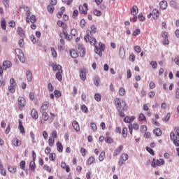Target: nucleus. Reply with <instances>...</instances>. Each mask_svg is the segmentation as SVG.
Returning <instances> with one entry per match:
<instances>
[{
    "label": "nucleus",
    "mask_w": 179,
    "mask_h": 179,
    "mask_svg": "<svg viewBox=\"0 0 179 179\" xmlns=\"http://www.w3.org/2000/svg\"><path fill=\"white\" fill-rule=\"evenodd\" d=\"M115 105L116 106V108L119 112L120 117H125V113H124V111H125V107H127V103L120 98H115Z\"/></svg>",
    "instance_id": "1"
},
{
    "label": "nucleus",
    "mask_w": 179,
    "mask_h": 179,
    "mask_svg": "<svg viewBox=\"0 0 179 179\" xmlns=\"http://www.w3.org/2000/svg\"><path fill=\"white\" fill-rule=\"evenodd\" d=\"M94 51L97 55L102 57L103 52L106 51V45L101 42H99L98 45L94 47Z\"/></svg>",
    "instance_id": "2"
},
{
    "label": "nucleus",
    "mask_w": 179,
    "mask_h": 179,
    "mask_svg": "<svg viewBox=\"0 0 179 179\" xmlns=\"http://www.w3.org/2000/svg\"><path fill=\"white\" fill-rule=\"evenodd\" d=\"M18 109L20 111L23 110V108L26 107V99L22 96H19L17 99Z\"/></svg>",
    "instance_id": "3"
},
{
    "label": "nucleus",
    "mask_w": 179,
    "mask_h": 179,
    "mask_svg": "<svg viewBox=\"0 0 179 179\" xmlns=\"http://www.w3.org/2000/svg\"><path fill=\"white\" fill-rule=\"evenodd\" d=\"M17 86L16 81H15V78H10V86L8 87V92L10 93H15L16 92L15 87Z\"/></svg>",
    "instance_id": "4"
},
{
    "label": "nucleus",
    "mask_w": 179,
    "mask_h": 179,
    "mask_svg": "<svg viewBox=\"0 0 179 179\" xmlns=\"http://www.w3.org/2000/svg\"><path fill=\"white\" fill-rule=\"evenodd\" d=\"M164 163L165 162H164V159H153L151 166L152 167L155 168L156 167V166H163Z\"/></svg>",
    "instance_id": "5"
},
{
    "label": "nucleus",
    "mask_w": 179,
    "mask_h": 179,
    "mask_svg": "<svg viewBox=\"0 0 179 179\" xmlns=\"http://www.w3.org/2000/svg\"><path fill=\"white\" fill-rule=\"evenodd\" d=\"M77 52L80 54V57H85L86 54V50L83 48V46L80 44H77L76 46Z\"/></svg>",
    "instance_id": "6"
},
{
    "label": "nucleus",
    "mask_w": 179,
    "mask_h": 179,
    "mask_svg": "<svg viewBox=\"0 0 179 179\" xmlns=\"http://www.w3.org/2000/svg\"><path fill=\"white\" fill-rule=\"evenodd\" d=\"M77 52L80 54V57H85L86 54V50L83 48V46L80 44H77L76 46Z\"/></svg>",
    "instance_id": "7"
},
{
    "label": "nucleus",
    "mask_w": 179,
    "mask_h": 179,
    "mask_svg": "<svg viewBox=\"0 0 179 179\" xmlns=\"http://www.w3.org/2000/svg\"><path fill=\"white\" fill-rule=\"evenodd\" d=\"M89 8H87V3H85L83 6H79V12L81 13V15H87V10Z\"/></svg>",
    "instance_id": "8"
},
{
    "label": "nucleus",
    "mask_w": 179,
    "mask_h": 179,
    "mask_svg": "<svg viewBox=\"0 0 179 179\" xmlns=\"http://www.w3.org/2000/svg\"><path fill=\"white\" fill-rule=\"evenodd\" d=\"M170 138H171V141H173V143H174L175 146H177L178 148L179 138H177V136H176V134H174V132H173V131L171 132Z\"/></svg>",
    "instance_id": "9"
},
{
    "label": "nucleus",
    "mask_w": 179,
    "mask_h": 179,
    "mask_svg": "<svg viewBox=\"0 0 179 179\" xmlns=\"http://www.w3.org/2000/svg\"><path fill=\"white\" fill-rule=\"evenodd\" d=\"M15 54L17 55L21 62H24V57L23 56V52L20 49H15Z\"/></svg>",
    "instance_id": "10"
},
{
    "label": "nucleus",
    "mask_w": 179,
    "mask_h": 179,
    "mask_svg": "<svg viewBox=\"0 0 179 179\" xmlns=\"http://www.w3.org/2000/svg\"><path fill=\"white\" fill-rule=\"evenodd\" d=\"M50 106V102L48 101H44L40 108V112L44 113L45 111H47L48 110V107Z\"/></svg>",
    "instance_id": "11"
},
{
    "label": "nucleus",
    "mask_w": 179,
    "mask_h": 179,
    "mask_svg": "<svg viewBox=\"0 0 179 179\" xmlns=\"http://www.w3.org/2000/svg\"><path fill=\"white\" fill-rule=\"evenodd\" d=\"M86 73H87L86 69H80V78L82 80H86Z\"/></svg>",
    "instance_id": "12"
},
{
    "label": "nucleus",
    "mask_w": 179,
    "mask_h": 179,
    "mask_svg": "<svg viewBox=\"0 0 179 179\" xmlns=\"http://www.w3.org/2000/svg\"><path fill=\"white\" fill-rule=\"evenodd\" d=\"M57 26H59V27H62L63 33H66V30L68 29V25H66V24L64 23V22L62 21H58Z\"/></svg>",
    "instance_id": "13"
},
{
    "label": "nucleus",
    "mask_w": 179,
    "mask_h": 179,
    "mask_svg": "<svg viewBox=\"0 0 179 179\" xmlns=\"http://www.w3.org/2000/svg\"><path fill=\"white\" fill-rule=\"evenodd\" d=\"M17 33L22 38H24V37H26V31H24L22 27H17Z\"/></svg>",
    "instance_id": "14"
},
{
    "label": "nucleus",
    "mask_w": 179,
    "mask_h": 179,
    "mask_svg": "<svg viewBox=\"0 0 179 179\" xmlns=\"http://www.w3.org/2000/svg\"><path fill=\"white\" fill-rule=\"evenodd\" d=\"M12 66V62L9 60H6L3 62L2 68L6 71V69H8V68H10Z\"/></svg>",
    "instance_id": "15"
},
{
    "label": "nucleus",
    "mask_w": 179,
    "mask_h": 179,
    "mask_svg": "<svg viewBox=\"0 0 179 179\" xmlns=\"http://www.w3.org/2000/svg\"><path fill=\"white\" fill-rule=\"evenodd\" d=\"M31 117H32L34 120H37L38 118V111H37L36 108L31 109Z\"/></svg>",
    "instance_id": "16"
},
{
    "label": "nucleus",
    "mask_w": 179,
    "mask_h": 179,
    "mask_svg": "<svg viewBox=\"0 0 179 179\" xmlns=\"http://www.w3.org/2000/svg\"><path fill=\"white\" fill-rule=\"evenodd\" d=\"M135 116H126L124 118V122H125L126 124H131V122H134V120H135Z\"/></svg>",
    "instance_id": "17"
},
{
    "label": "nucleus",
    "mask_w": 179,
    "mask_h": 179,
    "mask_svg": "<svg viewBox=\"0 0 179 179\" xmlns=\"http://www.w3.org/2000/svg\"><path fill=\"white\" fill-rule=\"evenodd\" d=\"M122 150H124L123 145H120L118 148H117L113 153L114 157H115V156H118V155H120V153H121V152H122Z\"/></svg>",
    "instance_id": "18"
},
{
    "label": "nucleus",
    "mask_w": 179,
    "mask_h": 179,
    "mask_svg": "<svg viewBox=\"0 0 179 179\" xmlns=\"http://www.w3.org/2000/svg\"><path fill=\"white\" fill-rule=\"evenodd\" d=\"M72 127L76 131V132H79L80 131V127L79 126V123L76 122V120L73 121Z\"/></svg>",
    "instance_id": "19"
},
{
    "label": "nucleus",
    "mask_w": 179,
    "mask_h": 179,
    "mask_svg": "<svg viewBox=\"0 0 179 179\" xmlns=\"http://www.w3.org/2000/svg\"><path fill=\"white\" fill-rule=\"evenodd\" d=\"M159 16H160V13L159 12V10L157 9H154L152 10V17L155 20L159 19Z\"/></svg>",
    "instance_id": "20"
},
{
    "label": "nucleus",
    "mask_w": 179,
    "mask_h": 179,
    "mask_svg": "<svg viewBox=\"0 0 179 179\" xmlns=\"http://www.w3.org/2000/svg\"><path fill=\"white\" fill-rule=\"evenodd\" d=\"M138 6H134L131 8V15H132L133 16H136L138 15Z\"/></svg>",
    "instance_id": "21"
},
{
    "label": "nucleus",
    "mask_w": 179,
    "mask_h": 179,
    "mask_svg": "<svg viewBox=\"0 0 179 179\" xmlns=\"http://www.w3.org/2000/svg\"><path fill=\"white\" fill-rule=\"evenodd\" d=\"M0 174L6 177V171L5 170V167H3V164H2V162L0 161Z\"/></svg>",
    "instance_id": "22"
},
{
    "label": "nucleus",
    "mask_w": 179,
    "mask_h": 179,
    "mask_svg": "<svg viewBox=\"0 0 179 179\" xmlns=\"http://www.w3.org/2000/svg\"><path fill=\"white\" fill-rule=\"evenodd\" d=\"M0 24L2 30H6V20L4 17L1 19Z\"/></svg>",
    "instance_id": "23"
},
{
    "label": "nucleus",
    "mask_w": 179,
    "mask_h": 179,
    "mask_svg": "<svg viewBox=\"0 0 179 179\" xmlns=\"http://www.w3.org/2000/svg\"><path fill=\"white\" fill-rule=\"evenodd\" d=\"M12 145H13V146H20V145H22V141L15 138L12 141Z\"/></svg>",
    "instance_id": "24"
},
{
    "label": "nucleus",
    "mask_w": 179,
    "mask_h": 179,
    "mask_svg": "<svg viewBox=\"0 0 179 179\" xmlns=\"http://www.w3.org/2000/svg\"><path fill=\"white\" fill-rule=\"evenodd\" d=\"M19 126L18 129L20 131L22 134H24L26 131L24 130V127H23V124L22 123V120H19Z\"/></svg>",
    "instance_id": "25"
},
{
    "label": "nucleus",
    "mask_w": 179,
    "mask_h": 179,
    "mask_svg": "<svg viewBox=\"0 0 179 179\" xmlns=\"http://www.w3.org/2000/svg\"><path fill=\"white\" fill-rule=\"evenodd\" d=\"M26 75L28 82H31V80H33V74L31 73V71H30V70H28Z\"/></svg>",
    "instance_id": "26"
},
{
    "label": "nucleus",
    "mask_w": 179,
    "mask_h": 179,
    "mask_svg": "<svg viewBox=\"0 0 179 179\" xmlns=\"http://www.w3.org/2000/svg\"><path fill=\"white\" fill-rule=\"evenodd\" d=\"M159 8L164 10L165 9H167V1H162L159 3Z\"/></svg>",
    "instance_id": "27"
},
{
    "label": "nucleus",
    "mask_w": 179,
    "mask_h": 179,
    "mask_svg": "<svg viewBox=\"0 0 179 179\" xmlns=\"http://www.w3.org/2000/svg\"><path fill=\"white\" fill-rule=\"evenodd\" d=\"M61 167L62 169H64V170H66V173H69V171H71V168H69V166L66 165L65 162L61 163Z\"/></svg>",
    "instance_id": "28"
},
{
    "label": "nucleus",
    "mask_w": 179,
    "mask_h": 179,
    "mask_svg": "<svg viewBox=\"0 0 179 179\" xmlns=\"http://www.w3.org/2000/svg\"><path fill=\"white\" fill-rule=\"evenodd\" d=\"M96 162V158H94V157L91 156L87 160V163L89 166H90V164H93V163Z\"/></svg>",
    "instance_id": "29"
},
{
    "label": "nucleus",
    "mask_w": 179,
    "mask_h": 179,
    "mask_svg": "<svg viewBox=\"0 0 179 179\" xmlns=\"http://www.w3.org/2000/svg\"><path fill=\"white\" fill-rule=\"evenodd\" d=\"M70 55L71 58H78L79 57V55L75 50H70Z\"/></svg>",
    "instance_id": "30"
},
{
    "label": "nucleus",
    "mask_w": 179,
    "mask_h": 179,
    "mask_svg": "<svg viewBox=\"0 0 179 179\" xmlns=\"http://www.w3.org/2000/svg\"><path fill=\"white\" fill-rule=\"evenodd\" d=\"M8 171L12 174H15V173L17 171V169H16L15 166H8Z\"/></svg>",
    "instance_id": "31"
},
{
    "label": "nucleus",
    "mask_w": 179,
    "mask_h": 179,
    "mask_svg": "<svg viewBox=\"0 0 179 179\" xmlns=\"http://www.w3.org/2000/svg\"><path fill=\"white\" fill-rule=\"evenodd\" d=\"M120 57L124 59L125 58V48H120Z\"/></svg>",
    "instance_id": "32"
},
{
    "label": "nucleus",
    "mask_w": 179,
    "mask_h": 179,
    "mask_svg": "<svg viewBox=\"0 0 179 179\" xmlns=\"http://www.w3.org/2000/svg\"><path fill=\"white\" fill-rule=\"evenodd\" d=\"M153 132L156 136H162V129L160 128L155 129Z\"/></svg>",
    "instance_id": "33"
},
{
    "label": "nucleus",
    "mask_w": 179,
    "mask_h": 179,
    "mask_svg": "<svg viewBox=\"0 0 179 179\" xmlns=\"http://www.w3.org/2000/svg\"><path fill=\"white\" fill-rule=\"evenodd\" d=\"M53 71L62 72V66H61V65L55 64L53 66Z\"/></svg>",
    "instance_id": "34"
},
{
    "label": "nucleus",
    "mask_w": 179,
    "mask_h": 179,
    "mask_svg": "<svg viewBox=\"0 0 179 179\" xmlns=\"http://www.w3.org/2000/svg\"><path fill=\"white\" fill-rule=\"evenodd\" d=\"M57 151L62 153V152L64 150V146H62V143H61V142H57Z\"/></svg>",
    "instance_id": "35"
},
{
    "label": "nucleus",
    "mask_w": 179,
    "mask_h": 179,
    "mask_svg": "<svg viewBox=\"0 0 179 179\" xmlns=\"http://www.w3.org/2000/svg\"><path fill=\"white\" fill-rule=\"evenodd\" d=\"M138 121L140 122H142V121H145L146 122L147 119L143 113H140V115L138 116Z\"/></svg>",
    "instance_id": "36"
},
{
    "label": "nucleus",
    "mask_w": 179,
    "mask_h": 179,
    "mask_svg": "<svg viewBox=\"0 0 179 179\" xmlns=\"http://www.w3.org/2000/svg\"><path fill=\"white\" fill-rule=\"evenodd\" d=\"M120 159L123 160V162H127V160L129 159V156L128 155V154L123 153L120 155Z\"/></svg>",
    "instance_id": "37"
},
{
    "label": "nucleus",
    "mask_w": 179,
    "mask_h": 179,
    "mask_svg": "<svg viewBox=\"0 0 179 179\" xmlns=\"http://www.w3.org/2000/svg\"><path fill=\"white\" fill-rule=\"evenodd\" d=\"M86 33L87 35L84 37V40L86 43H89L90 41V31L87 30Z\"/></svg>",
    "instance_id": "38"
},
{
    "label": "nucleus",
    "mask_w": 179,
    "mask_h": 179,
    "mask_svg": "<svg viewBox=\"0 0 179 179\" xmlns=\"http://www.w3.org/2000/svg\"><path fill=\"white\" fill-rule=\"evenodd\" d=\"M106 157V152L102 151L99 156V162H103V160H104V158Z\"/></svg>",
    "instance_id": "39"
},
{
    "label": "nucleus",
    "mask_w": 179,
    "mask_h": 179,
    "mask_svg": "<svg viewBox=\"0 0 179 179\" xmlns=\"http://www.w3.org/2000/svg\"><path fill=\"white\" fill-rule=\"evenodd\" d=\"M48 113H47V112H43L42 113V119L43 120V121H48Z\"/></svg>",
    "instance_id": "40"
},
{
    "label": "nucleus",
    "mask_w": 179,
    "mask_h": 179,
    "mask_svg": "<svg viewBox=\"0 0 179 179\" xmlns=\"http://www.w3.org/2000/svg\"><path fill=\"white\" fill-rule=\"evenodd\" d=\"M35 161L31 162L29 163V167L31 170V171H35L36 170V162H34Z\"/></svg>",
    "instance_id": "41"
},
{
    "label": "nucleus",
    "mask_w": 179,
    "mask_h": 179,
    "mask_svg": "<svg viewBox=\"0 0 179 179\" xmlns=\"http://www.w3.org/2000/svg\"><path fill=\"white\" fill-rule=\"evenodd\" d=\"M122 136L123 138H127V136H128V129L127 127H124L122 129Z\"/></svg>",
    "instance_id": "42"
},
{
    "label": "nucleus",
    "mask_w": 179,
    "mask_h": 179,
    "mask_svg": "<svg viewBox=\"0 0 179 179\" xmlns=\"http://www.w3.org/2000/svg\"><path fill=\"white\" fill-rule=\"evenodd\" d=\"M64 36H65L66 40H69L71 41L72 40V36L68 35V31L66 29V33H63Z\"/></svg>",
    "instance_id": "43"
},
{
    "label": "nucleus",
    "mask_w": 179,
    "mask_h": 179,
    "mask_svg": "<svg viewBox=\"0 0 179 179\" xmlns=\"http://www.w3.org/2000/svg\"><path fill=\"white\" fill-rule=\"evenodd\" d=\"M148 131V127L146 125L143 124L140 128V131L141 134H145Z\"/></svg>",
    "instance_id": "44"
},
{
    "label": "nucleus",
    "mask_w": 179,
    "mask_h": 179,
    "mask_svg": "<svg viewBox=\"0 0 179 179\" xmlns=\"http://www.w3.org/2000/svg\"><path fill=\"white\" fill-rule=\"evenodd\" d=\"M55 9V8H54V6H52V5L48 6V12H49L50 13H51V14L54 13Z\"/></svg>",
    "instance_id": "45"
},
{
    "label": "nucleus",
    "mask_w": 179,
    "mask_h": 179,
    "mask_svg": "<svg viewBox=\"0 0 179 179\" xmlns=\"http://www.w3.org/2000/svg\"><path fill=\"white\" fill-rule=\"evenodd\" d=\"M97 31V28L94 25L91 26V31H90V34H94Z\"/></svg>",
    "instance_id": "46"
},
{
    "label": "nucleus",
    "mask_w": 179,
    "mask_h": 179,
    "mask_svg": "<svg viewBox=\"0 0 179 179\" xmlns=\"http://www.w3.org/2000/svg\"><path fill=\"white\" fill-rule=\"evenodd\" d=\"M52 55L54 58H57L58 57V54L57 53V50L54 48H51Z\"/></svg>",
    "instance_id": "47"
},
{
    "label": "nucleus",
    "mask_w": 179,
    "mask_h": 179,
    "mask_svg": "<svg viewBox=\"0 0 179 179\" xmlns=\"http://www.w3.org/2000/svg\"><path fill=\"white\" fill-rule=\"evenodd\" d=\"M105 142L106 143H113V142H114V141L113 140V138H111L110 136H106L105 138Z\"/></svg>",
    "instance_id": "48"
},
{
    "label": "nucleus",
    "mask_w": 179,
    "mask_h": 179,
    "mask_svg": "<svg viewBox=\"0 0 179 179\" xmlns=\"http://www.w3.org/2000/svg\"><path fill=\"white\" fill-rule=\"evenodd\" d=\"M94 99L96 101H101V94H95L94 95Z\"/></svg>",
    "instance_id": "49"
},
{
    "label": "nucleus",
    "mask_w": 179,
    "mask_h": 179,
    "mask_svg": "<svg viewBox=\"0 0 179 179\" xmlns=\"http://www.w3.org/2000/svg\"><path fill=\"white\" fill-rule=\"evenodd\" d=\"M54 94H55V96L57 98V99H58V98H59V97H61V96H62V93L60 92V91H59V90H55L54 91Z\"/></svg>",
    "instance_id": "50"
},
{
    "label": "nucleus",
    "mask_w": 179,
    "mask_h": 179,
    "mask_svg": "<svg viewBox=\"0 0 179 179\" xmlns=\"http://www.w3.org/2000/svg\"><path fill=\"white\" fill-rule=\"evenodd\" d=\"M49 146H52L55 143V138H50L48 140Z\"/></svg>",
    "instance_id": "51"
},
{
    "label": "nucleus",
    "mask_w": 179,
    "mask_h": 179,
    "mask_svg": "<svg viewBox=\"0 0 179 179\" xmlns=\"http://www.w3.org/2000/svg\"><path fill=\"white\" fill-rule=\"evenodd\" d=\"M90 43L91 45H94V47H96V38L91 37L90 38Z\"/></svg>",
    "instance_id": "52"
},
{
    "label": "nucleus",
    "mask_w": 179,
    "mask_h": 179,
    "mask_svg": "<svg viewBox=\"0 0 179 179\" xmlns=\"http://www.w3.org/2000/svg\"><path fill=\"white\" fill-rule=\"evenodd\" d=\"M62 72H58L56 73V79H58L59 80V82H61V80H62Z\"/></svg>",
    "instance_id": "53"
},
{
    "label": "nucleus",
    "mask_w": 179,
    "mask_h": 179,
    "mask_svg": "<svg viewBox=\"0 0 179 179\" xmlns=\"http://www.w3.org/2000/svg\"><path fill=\"white\" fill-rule=\"evenodd\" d=\"M94 85L96 87L100 86V78L96 77L94 79Z\"/></svg>",
    "instance_id": "54"
},
{
    "label": "nucleus",
    "mask_w": 179,
    "mask_h": 179,
    "mask_svg": "<svg viewBox=\"0 0 179 179\" xmlns=\"http://www.w3.org/2000/svg\"><path fill=\"white\" fill-rule=\"evenodd\" d=\"M125 94H126L125 89L123 87L120 88L119 90L120 96H125Z\"/></svg>",
    "instance_id": "55"
},
{
    "label": "nucleus",
    "mask_w": 179,
    "mask_h": 179,
    "mask_svg": "<svg viewBox=\"0 0 179 179\" xmlns=\"http://www.w3.org/2000/svg\"><path fill=\"white\" fill-rule=\"evenodd\" d=\"M141 33V30L139 29H136L132 34V36L134 37H136V36H139V34Z\"/></svg>",
    "instance_id": "56"
},
{
    "label": "nucleus",
    "mask_w": 179,
    "mask_h": 179,
    "mask_svg": "<svg viewBox=\"0 0 179 179\" xmlns=\"http://www.w3.org/2000/svg\"><path fill=\"white\" fill-rule=\"evenodd\" d=\"M20 167L22 170H24L26 169V161H22L20 164Z\"/></svg>",
    "instance_id": "57"
},
{
    "label": "nucleus",
    "mask_w": 179,
    "mask_h": 179,
    "mask_svg": "<svg viewBox=\"0 0 179 179\" xmlns=\"http://www.w3.org/2000/svg\"><path fill=\"white\" fill-rule=\"evenodd\" d=\"M90 125L94 132H96V131H97V125L96 124V123L92 122Z\"/></svg>",
    "instance_id": "58"
},
{
    "label": "nucleus",
    "mask_w": 179,
    "mask_h": 179,
    "mask_svg": "<svg viewBox=\"0 0 179 179\" xmlns=\"http://www.w3.org/2000/svg\"><path fill=\"white\" fill-rule=\"evenodd\" d=\"M138 18L140 22H145V17L143 16V14H142V13L138 14Z\"/></svg>",
    "instance_id": "59"
},
{
    "label": "nucleus",
    "mask_w": 179,
    "mask_h": 179,
    "mask_svg": "<svg viewBox=\"0 0 179 179\" xmlns=\"http://www.w3.org/2000/svg\"><path fill=\"white\" fill-rule=\"evenodd\" d=\"M80 109L83 111V113H87L88 111L87 106H86V105H82L80 106Z\"/></svg>",
    "instance_id": "60"
},
{
    "label": "nucleus",
    "mask_w": 179,
    "mask_h": 179,
    "mask_svg": "<svg viewBox=\"0 0 179 179\" xmlns=\"http://www.w3.org/2000/svg\"><path fill=\"white\" fill-rule=\"evenodd\" d=\"M146 150L148 151V153L151 154L152 156H155V151L152 148L146 147Z\"/></svg>",
    "instance_id": "61"
},
{
    "label": "nucleus",
    "mask_w": 179,
    "mask_h": 179,
    "mask_svg": "<svg viewBox=\"0 0 179 179\" xmlns=\"http://www.w3.org/2000/svg\"><path fill=\"white\" fill-rule=\"evenodd\" d=\"M93 13L95 16H101V11L97 9H94Z\"/></svg>",
    "instance_id": "62"
},
{
    "label": "nucleus",
    "mask_w": 179,
    "mask_h": 179,
    "mask_svg": "<svg viewBox=\"0 0 179 179\" xmlns=\"http://www.w3.org/2000/svg\"><path fill=\"white\" fill-rule=\"evenodd\" d=\"M134 50L136 51V52L139 53V52H141L142 48L139 45H136L134 46Z\"/></svg>",
    "instance_id": "63"
},
{
    "label": "nucleus",
    "mask_w": 179,
    "mask_h": 179,
    "mask_svg": "<svg viewBox=\"0 0 179 179\" xmlns=\"http://www.w3.org/2000/svg\"><path fill=\"white\" fill-rule=\"evenodd\" d=\"M169 5L172 6V8H177V2H176L175 1H171Z\"/></svg>",
    "instance_id": "64"
}]
</instances>
